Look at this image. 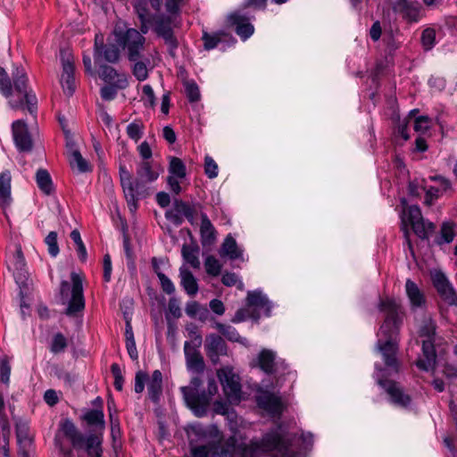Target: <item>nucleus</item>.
Listing matches in <instances>:
<instances>
[{"instance_id": "nucleus-1", "label": "nucleus", "mask_w": 457, "mask_h": 457, "mask_svg": "<svg viewBox=\"0 0 457 457\" xmlns=\"http://www.w3.org/2000/svg\"><path fill=\"white\" fill-rule=\"evenodd\" d=\"M81 420L92 428L87 436H85L70 419H64L60 422L59 431L75 449L85 447L89 457H101L103 454V432L105 428L103 411L90 410L81 417Z\"/></svg>"}, {"instance_id": "nucleus-2", "label": "nucleus", "mask_w": 457, "mask_h": 457, "mask_svg": "<svg viewBox=\"0 0 457 457\" xmlns=\"http://www.w3.org/2000/svg\"><path fill=\"white\" fill-rule=\"evenodd\" d=\"M295 436H283L277 431L267 433L261 441H251L242 451V457H259L267 453V457H296L294 447Z\"/></svg>"}, {"instance_id": "nucleus-3", "label": "nucleus", "mask_w": 457, "mask_h": 457, "mask_svg": "<svg viewBox=\"0 0 457 457\" xmlns=\"http://www.w3.org/2000/svg\"><path fill=\"white\" fill-rule=\"evenodd\" d=\"M14 91L18 101H10L12 109H23L25 106L30 114L37 111V100L32 89L28 87V77L23 69L17 68L12 73Z\"/></svg>"}, {"instance_id": "nucleus-4", "label": "nucleus", "mask_w": 457, "mask_h": 457, "mask_svg": "<svg viewBox=\"0 0 457 457\" xmlns=\"http://www.w3.org/2000/svg\"><path fill=\"white\" fill-rule=\"evenodd\" d=\"M71 278L72 282L71 287L70 283L65 280L62 281L60 287V295L62 300L69 299L71 293V298L65 311V313L68 316H73L77 312H82L85 308L82 279L75 272L71 274Z\"/></svg>"}, {"instance_id": "nucleus-5", "label": "nucleus", "mask_w": 457, "mask_h": 457, "mask_svg": "<svg viewBox=\"0 0 457 457\" xmlns=\"http://www.w3.org/2000/svg\"><path fill=\"white\" fill-rule=\"evenodd\" d=\"M114 34L118 45L127 49L128 59L130 62L143 59L145 38L141 31L135 29H129L125 33H122L115 29Z\"/></svg>"}, {"instance_id": "nucleus-6", "label": "nucleus", "mask_w": 457, "mask_h": 457, "mask_svg": "<svg viewBox=\"0 0 457 457\" xmlns=\"http://www.w3.org/2000/svg\"><path fill=\"white\" fill-rule=\"evenodd\" d=\"M202 385L199 378H193L190 386H182L181 392L187 405L193 411L195 416L204 417L208 411V397L205 391L198 393V388Z\"/></svg>"}, {"instance_id": "nucleus-7", "label": "nucleus", "mask_w": 457, "mask_h": 457, "mask_svg": "<svg viewBox=\"0 0 457 457\" xmlns=\"http://www.w3.org/2000/svg\"><path fill=\"white\" fill-rule=\"evenodd\" d=\"M379 311L386 314L385 320L380 327L382 335H398L401 319L399 316L401 306L393 299H382L378 304Z\"/></svg>"}, {"instance_id": "nucleus-8", "label": "nucleus", "mask_w": 457, "mask_h": 457, "mask_svg": "<svg viewBox=\"0 0 457 457\" xmlns=\"http://www.w3.org/2000/svg\"><path fill=\"white\" fill-rule=\"evenodd\" d=\"M120 176L129 211L134 212L137 209L138 199L146 196V188L139 182L132 181L131 174L124 166L120 167Z\"/></svg>"}, {"instance_id": "nucleus-9", "label": "nucleus", "mask_w": 457, "mask_h": 457, "mask_svg": "<svg viewBox=\"0 0 457 457\" xmlns=\"http://www.w3.org/2000/svg\"><path fill=\"white\" fill-rule=\"evenodd\" d=\"M196 204H188L181 199H173V209L167 211L165 217L173 224L179 226L183 222L185 217L192 225L195 224V215L197 213Z\"/></svg>"}, {"instance_id": "nucleus-10", "label": "nucleus", "mask_w": 457, "mask_h": 457, "mask_svg": "<svg viewBox=\"0 0 457 457\" xmlns=\"http://www.w3.org/2000/svg\"><path fill=\"white\" fill-rule=\"evenodd\" d=\"M385 341L379 339L377 343V349L381 353L387 368L398 371L399 361L396 358L398 352L397 335H383Z\"/></svg>"}, {"instance_id": "nucleus-11", "label": "nucleus", "mask_w": 457, "mask_h": 457, "mask_svg": "<svg viewBox=\"0 0 457 457\" xmlns=\"http://www.w3.org/2000/svg\"><path fill=\"white\" fill-rule=\"evenodd\" d=\"M94 57L96 62L105 61L107 62L116 63L120 57V48L118 45L110 42L109 39L104 43V37L97 34L95 37Z\"/></svg>"}, {"instance_id": "nucleus-12", "label": "nucleus", "mask_w": 457, "mask_h": 457, "mask_svg": "<svg viewBox=\"0 0 457 457\" xmlns=\"http://www.w3.org/2000/svg\"><path fill=\"white\" fill-rule=\"evenodd\" d=\"M408 220L411 225L413 232L421 239H428L430 233L435 230L433 222H425L421 211L417 205L408 207Z\"/></svg>"}, {"instance_id": "nucleus-13", "label": "nucleus", "mask_w": 457, "mask_h": 457, "mask_svg": "<svg viewBox=\"0 0 457 457\" xmlns=\"http://www.w3.org/2000/svg\"><path fill=\"white\" fill-rule=\"evenodd\" d=\"M378 384L389 395L392 403L404 409L410 407L411 397L403 391L399 383L388 379H379Z\"/></svg>"}, {"instance_id": "nucleus-14", "label": "nucleus", "mask_w": 457, "mask_h": 457, "mask_svg": "<svg viewBox=\"0 0 457 457\" xmlns=\"http://www.w3.org/2000/svg\"><path fill=\"white\" fill-rule=\"evenodd\" d=\"M61 61L62 65V73L61 77V84L63 87L64 93L71 96L75 91V79H74V63L72 56L68 51H61Z\"/></svg>"}, {"instance_id": "nucleus-15", "label": "nucleus", "mask_w": 457, "mask_h": 457, "mask_svg": "<svg viewBox=\"0 0 457 457\" xmlns=\"http://www.w3.org/2000/svg\"><path fill=\"white\" fill-rule=\"evenodd\" d=\"M218 377L228 399L230 402H239L241 399V385L238 377L231 371L224 370L218 371Z\"/></svg>"}, {"instance_id": "nucleus-16", "label": "nucleus", "mask_w": 457, "mask_h": 457, "mask_svg": "<svg viewBox=\"0 0 457 457\" xmlns=\"http://www.w3.org/2000/svg\"><path fill=\"white\" fill-rule=\"evenodd\" d=\"M204 348L206 355L212 364H217L220 356L228 355V345L224 339L217 334H210L205 337Z\"/></svg>"}, {"instance_id": "nucleus-17", "label": "nucleus", "mask_w": 457, "mask_h": 457, "mask_svg": "<svg viewBox=\"0 0 457 457\" xmlns=\"http://www.w3.org/2000/svg\"><path fill=\"white\" fill-rule=\"evenodd\" d=\"M433 284L443 301L449 305H457V294L445 274H435Z\"/></svg>"}, {"instance_id": "nucleus-18", "label": "nucleus", "mask_w": 457, "mask_h": 457, "mask_svg": "<svg viewBox=\"0 0 457 457\" xmlns=\"http://www.w3.org/2000/svg\"><path fill=\"white\" fill-rule=\"evenodd\" d=\"M12 134L14 142L21 151H31L33 146L32 139L27 124L23 120H16L12 123Z\"/></svg>"}, {"instance_id": "nucleus-19", "label": "nucleus", "mask_w": 457, "mask_h": 457, "mask_svg": "<svg viewBox=\"0 0 457 457\" xmlns=\"http://www.w3.org/2000/svg\"><path fill=\"white\" fill-rule=\"evenodd\" d=\"M99 77L106 83L123 89L128 87V79L125 73L118 72L113 67L107 64L99 66Z\"/></svg>"}, {"instance_id": "nucleus-20", "label": "nucleus", "mask_w": 457, "mask_h": 457, "mask_svg": "<svg viewBox=\"0 0 457 457\" xmlns=\"http://www.w3.org/2000/svg\"><path fill=\"white\" fill-rule=\"evenodd\" d=\"M436 361V354L434 341L424 339L422 341V356L416 361V366L425 371L434 370Z\"/></svg>"}, {"instance_id": "nucleus-21", "label": "nucleus", "mask_w": 457, "mask_h": 457, "mask_svg": "<svg viewBox=\"0 0 457 457\" xmlns=\"http://www.w3.org/2000/svg\"><path fill=\"white\" fill-rule=\"evenodd\" d=\"M420 9V3L408 0H395L393 5L394 12L401 13L410 22L418 21Z\"/></svg>"}, {"instance_id": "nucleus-22", "label": "nucleus", "mask_w": 457, "mask_h": 457, "mask_svg": "<svg viewBox=\"0 0 457 457\" xmlns=\"http://www.w3.org/2000/svg\"><path fill=\"white\" fill-rule=\"evenodd\" d=\"M184 352L187 368L197 373L203 372L205 369V363L201 353L195 347H193L189 342L185 343Z\"/></svg>"}, {"instance_id": "nucleus-23", "label": "nucleus", "mask_w": 457, "mask_h": 457, "mask_svg": "<svg viewBox=\"0 0 457 457\" xmlns=\"http://www.w3.org/2000/svg\"><path fill=\"white\" fill-rule=\"evenodd\" d=\"M228 22L236 27V33L243 39L248 38L253 33V26L248 21V18L237 12L231 13L228 17Z\"/></svg>"}, {"instance_id": "nucleus-24", "label": "nucleus", "mask_w": 457, "mask_h": 457, "mask_svg": "<svg viewBox=\"0 0 457 457\" xmlns=\"http://www.w3.org/2000/svg\"><path fill=\"white\" fill-rule=\"evenodd\" d=\"M257 403L260 408L265 410L272 415H279L283 411L281 400L278 396L270 393H263L257 398Z\"/></svg>"}, {"instance_id": "nucleus-25", "label": "nucleus", "mask_w": 457, "mask_h": 457, "mask_svg": "<svg viewBox=\"0 0 457 457\" xmlns=\"http://www.w3.org/2000/svg\"><path fill=\"white\" fill-rule=\"evenodd\" d=\"M275 360V352L270 349H262L255 360V365L268 375L275 374L277 372V363Z\"/></svg>"}, {"instance_id": "nucleus-26", "label": "nucleus", "mask_w": 457, "mask_h": 457, "mask_svg": "<svg viewBox=\"0 0 457 457\" xmlns=\"http://www.w3.org/2000/svg\"><path fill=\"white\" fill-rule=\"evenodd\" d=\"M246 306L251 310H264L266 315H270V303L269 299L261 291H250L246 296Z\"/></svg>"}, {"instance_id": "nucleus-27", "label": "nucleus", "mask_w": 457, "mask_h": 457, "mask_svg": "<svg viewBox=\"0 0 457 457\" xmlns=\"http://www.w3.org/2000/svg\"><path fill=\"white\" fill-rule=\"evenodd\" d=\"M159 177L158 170L150 161H142L137 169L136 182H139L145 187V183L156 180Z\"/></svg>"}, {"instance_id": "nucleus-28", "label": "nucleus", "mask_w": 457, "mask_h": 457, "mask_svg": "<svg viewBox=\"0 0 457 457\" xmlns=\"http://www.w3.org/2000/svg\"><path fill=\"white\" fill-rule=\"evenodd\" d=\"M135 12L140 21V31L146 34L149 30V24L151 23L150 12L146 0H135L133 2Z\"/></svg>"}, {"instance_id": "nucleus-29", "label": "nucleus", "mask_w": 457, "mask_h": 457, "mask_svg": "<svg viewBox=\"0 0 457 457\" xmlns=\"http://www.w3.org/2000/svg\"><path fill=\"white\" fill-rule=\"evenodd\" d=\"M200 235L204 246L212 245L216 241L217 231L205 213L201 214Z\"/></svg>"}, {"instance_id": "nucleus-30", "label": "nucleus", "mask_w": 457, "mask_h": 457, "mask_svg": "<svg viewBox=\"0 0 457 457\" xmlns=\"http://www.w3.org/2000/svg\"><path fill=\"white\" fill-rule=\"evenodd\" d=\"M147 391L149 399L158 403L162 395V375L159 370L153 372L147 384Z\"/></svg>"}, {"instance_id": "nucleus-31", "label": "nucleus", "mask_w": 457, "mask_h": 457, "mask_svg": "<svg viewBox=\"0 0 457 457\" xmlns=\"http://www.w3.org/2000/svg\"><path fill=\"white\" fill-rule=\"evenodd\" d=\"M154 24V32L159 37L167 36L170 33H173L171 28L172 18L171 15L159 14L151 18V23Z\"/></svg>"}, {"instance_id": "nucleus-32", "label": "nucleus", "mask_w": 457, "mask_h": 457, "mask_svg": "<svg viewBox=\"0 0 457 457\" xmlns=\"http://www.w3.org/2000/svg\"><path fill=\"white\" fill-rule=\"evenodd\" d=\"M405 288L412 307H422L425 304V295L412 280L407 279Z\"/></svg>"}, {"instance_id": "nucleus-33", "label": "nucleus", "mask_w": 457, "mask_h": 457, "mask_svg": "<svg viewBox=\"0 0 457 457\" xmlns=\"http://www.w3.org/2000/svg\"><path fill=\"white\" fill-rule=\"evenodd\" d=\"M202 39L204 41V47L205 50H212L215 48L220 42L228 41L233 39L229 33L220 30L213 34H209L204 31Z\"/></svg>"}, {"instance_id": "nucleus-34", "label": "nucleus", "mask_w": 457, "mask_h": 457, "mask_svg": "<svg viewBox=\"0 0 457 457\" xmlns=\"http://www.w3.org/2000/svg\"><path fill=\"white\" fill-rule=\"evenodd\" d=\"M11 201V175L9 172H3L0 174V206L5 209Z\"/></svg>"}, {"instance_id": "nucleus-35", "label": "nucleus", "mask_w": 457, "mask_h": 457, "mask_svg": "<svg viewBox=\"0 0 457 457\" xmlns=\"http://www.w3.org/2000/svg\"><path fill=\"white\" fill-rule=\"evenodd\" d=\"M179 276L181 285L189 295H195L198 291V285L195 278L187 269L180 268Z\"/></svg>"}, {"instance_id": "nucleus-36", "label": "nucleus", "mask_w": 457, "mask_h": 457, "mask_svg": "<svg viewBox=\"0 0 457 457\" xmlns=\"http://www.w3.org/2000/svg\"><path fill=\"white\" fill-rule=\"evenodd\" d=\"M241 254V251L237 248L236 240L228 235L221 245L220 255L228 256L230 260H236L238 259Z\"/></svg>"}, {"instance_id": "nucleus-37", "label": "nucleus", "mask_w": 457, "mask_h": 457, "mask_svg": "<svg viewBox=\"0 0 457 457\" xmlns=\"http://www.w3.org/2000/svg\"><path fill=\"white\" fill-rule=\"evenodd\" d=\"M199 247L195 244H185L182 246L181 253L184 260L193 268H200V261L198 259Z\"/></svg>"}, {"instance_id": "nucleus-38", "label": "nucleus", "mask_w": 457, "mask_h": 457, "mask_svg": "<svg viewBox=\"0 0 457 457\" xmlns=\"http://www.w3.org/2000/svg\"><path fill=\"white\" fill-rule=\"evenodd\" d=\"M36 180L39 189L49 195L54 192V186L49 172L45 169H39L36 174Z\"/></svg>"}, {"instance_id": "nucleus-39", "label": "nucleus", "mask_w": 457, "mask_h": 457, "mask_svg": "<svg viewBox=\"0 0 457 457\" xmlns=\"http://www.w3.org/2000/svg\"><path fill=\"white\" fill-rule=\"evenodd\" d=\"M16 436L19 445H24V447H29L32 439L29 436V427L25 421H18L15 426Z\"/></svg>"}, {"instance_id": "nucleus-40", "label": "nucleus", "mask_w": 457, "mask_h": 457, "mask_svg": "<svg viewBox=\"0 0 457 457\" xmlns=\"http://www.w3.org/2000/svg\"><path fill=\"white\" fill-rule=\"evenodd\" d=\"M170 176L184 179L187 175L186 165L181 159L178 157H171L169 164Z\"/></svg>"}, {"instance_id": "nucleus-41", "label": "nucleus", "mask_w": 457, "mask_h": 457, "mask_svg": "<svg viewBox=\"0 0 457 457\" xmlns=\"http://www.w3.org/2000/svg\"><path fill=\"white\" fill-rule=\"evenodd\" d=\"M70 164L72 168L75 166L79 172H87L91 170L90 165L86 159L83 158L79 150H73L70 156Z\"/></svg>"}, {"instance_id": "nucleus-42", "label": "nucleus", "mask_w": 457, "mask_h": 457, "mask_svg": "<svg viewBox=\"0 0 457 457\" xmlns=\"http://www.w3.org/2000/svg\"><path fill=\"white\" fill-rule=\"evenodd\" d=\"M215 328L219 330V332L225 337L228 340L231 342H239L240 335L237 331V329L230 326L222 324L220 322H216Z\"/></svg>"}, {"instance_id": "nucleus-43", "label": "nucleus", "mask_w": 457, "mask_h": 457, "mask_svg": "<svg viewBox=\"0 0 457 457\" xmlns=\"http://www.w3.org/2000/svg\"><path fill=\"white\" fill-rule=\"evenodd\" d=\"M135 64L132 69L133 75L140 81H143L148 77V70L146 67V62H149L148 58L140 59L138 61L134 62Z\"/></svg>"}, {"instance_id": "nucleus-44", "label": "nucleus", "mask_w": 457, "mask_h": 457, "mask_svg": "<svg viewBox=\"0 0 457 457\" xmlns=\"http://www.w3.org/2000/svg\"><path fill=\"white\" fill-rule=\"evenodd\" d=\"M186 313L191 318L198 316L200 320H204L209 312L206 308L202 307L197 302L194 301L187 304Z\"/></svg>"}, {"instance_id": "nucleus-45", "label": "nucleus", "mask_w": 457, "mask_h": 457, "mask_svg": "<svg viewBox=\"0 0 457 457\" xmlns=\"http://www.w3.org/2000/svg\"><path fill=\"white\" fill-rule=\"evenodd\" d=\"M14 258H15L14 266L17 270L15 278L18 282L19 281L22 282L23 278H26V275L24 273V267H25L26 263H25V258L23 256L21 248L20 246L16 250Z\"/></svg>"}, {"instance_id": "nucleus-46", "label": "nucleus", "mask_w": 457, "mask_h": 457, "mask_svg": "<svg viewBox=\"0 0 457 457\" xmlns=\"http://www.w3.org/2000/svg\"><path fill=\"white\" fill-rule=\"evenodd\" d=\"M260 312H258L256 310H251L249 307L246 306L245 308L239 309L236 312L232 321L241 322L248 318H251L257 321L260 319Z\"/></svg>"}, {"instance_id": "nucleus-47", "label": "nucleus", "mask_w": 457, "mask_h": 457, "mask_svg": "<svg viewBox=\"0 0 457 457\" xmlns=\"http://www.w3.org/2000/svg\"><path fill=\"white\" fill-rule=\"evenodd\" d=\"M436 335V325L431 319H426L423 320V324L420 328V337H426V339H430L435 341Z\"/></svg>"}, {"instance_id": "nucleus-48", "label": "nucleus", "mask_w": 457, "mask_h": 457, "mask_svg": "<svg viewBox=\"0 0 457 457\" xmlns=\"http://www.w3.org/2000/svg\"><path fill=\"white\" fill-rule=\"evenodd\" d=\"M0 91L5 97H10L12 94L11 79L2 67H0Z\"/></svg>"}, {"instance_id": "nucleus-49", "label": "nucleus", "mask_w": 457, "mask_h": 457, "mask_svg": "<svg viewBox=\"0 0 457 457\" xmlns=\"http://www.w3.org/2000/svg\"><path fill=\"white\" fill-rule=\"evenodd\" d=\"M71 238L77 245V252L79 254V258L81 262H86L87 260V250L86 246L81 239L80 234L79 230L74 229L71 232Z\"/></svg>"}, {"instance_id": "nucleus-50", "label": "nucleus", "mask_w": 457, "mask_h": 457, "mask_svg": "<svg viewBox=\"0 0 457 457\" xmlns=\"http://www.w3.org/2000/svg\"><path fill=\"white\" fill-rule=\"evenodd\" d=\"M204 267L206 272L213 277H217L221 271V265L220 262L212 255H210L205 259Z\"/></svg>"}, {"instance_id": "nucleus-51", "label": "nucleus", "mask_w": 457, "mask_h": 457, "mask_svg": "<svg viewBox=\"0 0 457 457\" xmlns=\"http://www.w3.org/2000/svg\"><path fill=\"white\" fill-rule=\"evenodd\" d=\"M436 31L434 29L427 28L421 34V44L425 50H430L435 45Z\"/></svg>"}, {"instance_id": "nucleus-52", "label": "nucleus", "mask_w": 457, "mask_h": 457, "mask_svg": "<svg viewBox=\"0 0 457 457\" xmlns=\"http://www.w3.org/2000/svg\"><path fill=\"white\" fill-rule=\"evenodd\" d=\"M440 233L445 243H451L455 237L454 223L449 221L444 222L441 226Z\"/></svg>"}, {"instance_id": "nucleus-53", "label": "nucleus", "mask_w": 457, "mask_h": 457, "mask_svg": "<svg viewBox=\"0 0 457 457\" xmlns=\"http://www.w3.org/2000/svg\"><path fill=\"white\" fill-rule=\"evenodd\" d=\"M184 85L188 100L192 103L199 101L200 91L198 86L194 81H186Z\"/></svg>"}, {"instance_id": "nucleus-54", "label": "nucleus", "mask_w": 457, "mask_h": 457, "mask_svg": "<svg viewBox=\"0 0 457 457\" xmlns=\"http://www.w3.org/2000/svg\"><path fill=\"white\" fill-rule=\"evenodd\" d=\"M143 128L144 126L140 121L130 123L127 127V134L131 139L138 141L142 137Z\"/></svg>"}, {"instance_id": "nucleus-55", "label": "nucleus", "mask_w": 457, "mask_h": 457, "mask_svg": "<svg viewBox=\"0 0 457 457\" xmlns=\"http://www.w3.org/2000/svg\"><path fill=\"white\" fill-rule=\"evenodd\" d=\"M46 244L48 245V252L52 256H56L59 253V246L57 244V233L51 231L45 239Z\"/></svg>"}, {"instance_id": "nucleus-56", "label": "nucleus", "mask_w": 457, "mask_h": 457, "mask_svg": "<svg viewBox=\"0 0 457 457\" xmlns=\"http://www.w3.org/2000/svg\"><path fill=\"white\" fill-rule=\"evenodd\" d=\"M67 346V341L64 336L61 333H57L53 339L51 350L52 352L58 353L63 352Z\"/></svg>"}, {"instance_id": "nucleus-57", "label": "nucleus", "mask_w": 457, "mask_h": 457, "mask_svg": "<svg viewBox=\"0 0 457 457\" xmlns=\"http://www.w3.org/2000/svg\"><path fill=\"white\" fill-rule=\"evenodd\" d=\"M165 44L168 46V52L173 58L176 57V49L179 46V41L173 33H170L167 36L162 37Z\"/></svg>"}, {"instance_id": "nucleus-58", "label": "nucleus", "mask_w": 457, "mask_h": 457, "mask_svg": "<svg viewBox=\"0 0 457 457\" xmlns=\"http://www.w3.org/2000/svg\"><path fill=\"white\" fill-rule=\"evenodd\" d=\"M204 170H205L206 175L210 179L216 178L218 175V165L216 164L214 160L210 156L205 157Z\"/></svg>"}, {"instance_id": "nucleus-59", "label": "nucleus", "mask_w": 457, "mask_h": 457, "mask_svg": "<svg viewBox=\"0 0 457 457\" xmlns=\"http://www.w3.org/2000/svg\"><path fill=\"white\" fill-rule=\"evenodd\" d=\"M11 375V366L7 357L1 360L0 365V379L3 383L8 384Z\"/></svg>"}, {"instance_id": "nucleus-60", "label": "nucleus", "mask_w": 457, "mask_h": 457, "mask_svg": "<svg viewBox=\"0 0 457 457\" xmlns=\"http://www.w3.org/2000/svg\"><path fill=\"white\" fill-rule=\"evenodd\" d=\"M430 119L428 116H420L414 120V130L424 133L429 129Z\"/></svg>"}, {"instance_id": "nucleus-61", "label": "nucleus", "mask_w": 457, "mask_h": 457, "mask_svg": "<svg viewBox=\"0 0 457 457\" xmlns=\"http://www.w3.org/2000/svg\"><path fill=\"white\" fill-rule=\"evenodd\" d=\"M148 379V374L145 371L139 370L136 373L135 377V392L139 394L144 391L145 382Z\"/></svg>"}, {"instance_id": "nucleus-62", "label": "nucleus", "mask_w": 457, "mask_h": 457, "mask_svg": "<svg viewBox=\"0 0 457 457\" xmlns=\"http://www.w3.org/2000/svg\"><path fill=\"white\" fill-rule=\"evenodd\" d=\"M186 0H165V8L170 15H175L179 13L180 5L185 3Z\"/></svg>"}, {"instance_id": "nucleus-63", "label": "nucleus", "mask_w": 457, "mask_h": 457, "mask_svg": "<svg viewBox=\"0 0 457 457\" xmlns=\"http://www.w3.org/2000/svg\"><path fill=\"white\" fill-rule=\"evenodd\" d=\"M159 280L161 283L162 289L168 295H171L175 292V287L171 280L165 274H159Z\"/></svg>"}, {"instance_id": "nucleus-64", "label": "nucleus", "mask_w": 457, "mask_h": 457, "mask_svg": "<svg viewBox=\"0 0 457 457\" xmlns=\"http://www.w3.org/2000/svg\"><path fill=\"white\" fill-rule=\"evenodd\" d=\"M117 88L112 84L104 86L101 88V96L105 101H111L115 98L117 95Z\"/></svg>"}]
</instances>
